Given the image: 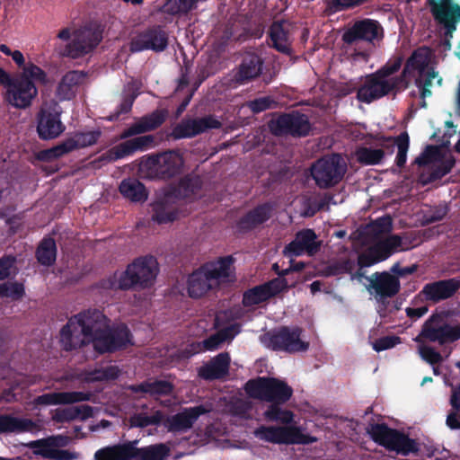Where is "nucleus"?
<instances>
[{
	"instance_id": "obj_1",
	"label": "nucleus",
	"mask_w": 460,
	"mask_h": 460,
	"mask_svg": "<svg viewBox=\"0 0 460 460\" xmlns=\"http://www.w3.org/2000/svg\"><path fill=\"white\" fill-rule=\"evenodd\" d=\"M158 270V262L154 256L138 257L128 265L126 270L100 280L98 287L110 290L146 288L153 285Z\"/></svg>"
},
{
	"instance_id": "obj_2",
	"label": "nucleus",
	"mask_w": 460,
	"mask_h": 460,
	"mask_svg": "<svg viewBox=\"0 0 460 460\" xmlns=\"http://www.w3.org/2000/svg\"><path fill=\"white\" fill-rule=\"evenodd\" d=\"M367 432L374 442L388 451H394L405 456L420 451L419 444L415 439L398 429L390 428L385 423L372 424Z\"/></svg>"
},
{
	"instance_id": "obj_3",
	"label": "nucleus",
	"mask_w": 460,
	"mask_h": 460,
	"mask_svg": "<svg viewBox=\"0 0 460 460\" xmlns=\"http://www.w3.org/2000/svg\"><path fill=\"white\" fill-rule=\"evenodd\" d=\"M347 172V164L341 155L333 153L324 155L310 167V175L315 185L323 190L339 184Z\"/></svg>"
},
{
	"instance_id": "obj_4",
	"label": "nucleus",
	"mask_w": 460,
	"mask_h": 460,
	"mask_svg": "<svg viewBox=\"0 0 460 460\" xmlns=\"http://www.w3.org/2000/svg\"><path fill=\"white\" fill-rule=\"evenodd\" d=\"M244 390L249 397L270 403H286L293 395L292 387L275 377L250 379L246 382Z\"/></svg>"
},
{
	"instance_id": "obj_5",
	"label": "nucleus",
	"mask_w": 460,
	"mask_h": 460,
	"mask_svg": "<svg viewBox=\"0 0 460 460\" xmlns=\"http://www.w3.org/2000/svg\"><path fill=\"white\" fill-rule=\"evenodd\" d=\"M270 132L275 137H305L312 131L306 114L298 111L276 113L268 122Z\"/></svg>"
},
{
	"instance_id": "obj_6",
	"label": "nucleus",
	"mask_w": 460,
	"mask_h": 460,
	"mask_svg": "<svg viewBox=\"0 0 460 460\" xmlns=\"http://www.w3.org/2000/svg\"><path fill=\"white\" fill-rule=\"evenodd\" d=\"M408 86L409 84L404 83L399 75L394 76L393 81H387L374 72L367 75L364 83L358 87L357 98L359 102L368 104L390 93L395 96Z\"/></svg>"
},
{
	"instance_id": "obj_7",
	"label": "nucleus",
	"mask_w": 460,
	"mask_h": 460,
	"mask_svg": "<svg viewBox=\"0 0 460 460\" xmlns=\"http://www.w3.org/2000/svg\"><path fill=\"white\" fill-rule=\"evenodd\" d=\"M93 349L99 354L113 353L132 345V333L125 323L102 328L90 339Z\"/></svg>"
},
{
	"instance_id": "obj_8",
	"label": "nucleus",
	"mask_w": 460,
	"mask_h": 460,
	"mask_svg": "<svg viewBox=\"0 0 460 460\" xmlns=\"http://www.w3.org/2000/svg\"><path fill=\"white\" fill-rule=\"evenodd\" d=\"M460 340V323L452 325L441 314H433L423 323L415 341L419 343L429 341L440 346Z\"/></svg>"
},
{
	"instance_id": "obj_9",
	"label": "nucleus",
	"mask_w": 460,
	"mask_h": 460,
	"mask_svg": "<svg viewBox=\"0 0 460 460\" xmlns=\"http://www.w3.org/2000/svg\"><path fill=\"white\" fill-rule=\"evenodd\" d=\"M302 329L281 326L267 332L262 339L264 344L272 350L288 353L304 352L309 348V343L301 340Z\"/></svg>"
},
{
	"instance_id": "obj_10",
	"label": "nucleus",
	"mask_w": 460,
	"mask_h": 460,
	"mask_svg": "<svg viewBox=\"0 0 460 460\" xmlns=\"http://www.w3.org/2000/svg\"><path fill=\"white\" fill-rule=\"evenodd\" d=\"M431 15L444 30V46L451 48V39L460 22V4L452 0H428Z\"/></svg>"
},
{
	"instance_id": "obj_11",
	"label": "nucleus",
	"mask_w": 460,
	"mask_h": 460,
	"mask_svg": "<svg viewBox=\"0 0 460 460\" xmlns=\"http://www.w3.org/2000/svg\"><path fill=\"white\" fill-rule=\"evenodd\" d=\"M254 436L266 442L285 445H309L317 440L296 426H260L254 430Z\"/></svg>"
},
{
	"instance_id": "obj_12",
	"label": "nucleus",
	"mask_w": 460,
	"mask_h": 460,
	"mask_svg": "<svg viewBox=\"0 0 460 460\" xmlns=\"http://www.w3.org/2000/svg\"><path fill=\"white\" fill-rule=\"evenodd\" d=\"M62 112V107L54 100L41 105L36 117L37 133L40 139H55L66 130V126L61 121Z\"/></svg>"
},
{
	"instance_id": "obj_13",
	"label": "nucleus",
	"mask_w": 460,
	"mask_h": 460,
	"mask_svg": "<svg viewBox=\"0 0 460 460\" xmlns=\"http://www.w3.org/2000/svg\"><path fill=\"white\" fill-rule=\"evenodd\" d=\"M183 164L182 155L175 150L152 155L146 161L150 174L161 180H169L180 174Z\"/></svg>"
},
{
	"instance_id": "obj_14",
	"label": "nucleus",
	"mask_w": 460,
	"mask_h": 460,
	"mask_svg": "<svg viewBox=\"0 0 460 460\" xmlns=\"http://www.w3.org/2000/svg\"><path fill=\"white\" fill-rule=\"evenodd\" d=\"M169 44V35L162 25L155 24L148 26L138 32L131 40L130 50L132 52H142L152 50L155 53L164 51Z\"/></svg>"
},
{
	"instance_id": "obj_15",
	"label": "nucleus",
	"mask_w": 460,
	"mask_h": 460,
	"mask_svg": "<svg viewBox=\"0 0 460 460\" xmlns=\"http://www.w3.org/2000/svg\"><path fill=\"white\" fill-rule=\"evenodd\" d=\"M5 101L18 109H26L31 105L32 100L38 94V89L34 83L27 77H20L7 82Z\"/></svg>"
},
{
	"instance_id": "obj_16",
	"label": "nucleus",
	"mask_w": 460,
	"mask_h": 460,
	"mask_svg": "<svg viewBox=\"0 0 460 460\" xmlns=\"http://www.w3.org/2000/svg\"><path fill=\"white\" fill-rule=\"evenodd\" d=\"M155 142L152 135H145L126 140L101 155L97 161L102 164L112 163L133 155L137 151H144L151 147Z\"/></svg>"
},
{
	"instance_id": "obj_17",
	"label": "nucleus",
	"mask_w": 460,
	"mask_h": 460,
	"mask_svg": "<svg viewBox=\"0 0 460 460\" xmlns=\"http://www.w3.org/2000/svg\"><path fill=\"white\" fill-rule=\"evenodd\" d=\"M222 123L213 115L198 119H182L172 132L174 139L190 138L204 133L209 129H218Z\"/></svg>"
},
{
	"instance_id": "obj_18",
	"label": "nucleus",
	"mask_w": 460,
	"mask_h": 460,
	"mask_svg": "<svg viewBox=\"0 0 460 460\" xmlns=\"http://www.w3.org/2000/svg\"><path fill=\"white\" fill-rule=\"evenodd\" d=\"M383 38V28L377 21L364 19L356 22L342 35V40L352 45L359 40L373 43L376 40Z\"/></svg>"
},
{
	"instance_id": "obj_19",
	"label": "nucleus",
	"mask_w": 460,
	"mask_h": 460,
	"mask_svg": "<svg viewBox=\"0 0 460 460\" xmlns=\"http://www.w3.org/2000/svg\"><path fill=\"white\" fill-rule=\"evenodd\" d=\"M459 289V279L451 278L447 279H440L425 284L415 298L420 297L426 301L438 303L454 296Z\"/></svg>"
},
{
	"instance_id": "obj_20",
	"label": "nucleus",
	"mask_w": 460,
	"mask_h": 460,
	"mask_svg": "<svg viewBox=\"0 0 460 460\" xmlns=\"http://www.w3.org/2000/svg\"><path fill=\"white\" fill-rule=\"evenodd\" d=\"M366 279L368 281L367 290L382 301L394 297L401 289L399 279L387 271H376Z\"/></svg>"
},
{
	"instance_id": "obj_21",
	"label": "nucleus",
	"mask_w": 460,
	"mask_h": 460,
	"mask_svg": "<svg viewBox=\"0 0 460 460\" xmlns=\"http://www.w3.org/2000/svg\"><path fill=\"white\" fill-rule=\"evenodd\" d=\"M264 60L260 55L248 52L243 57L233 80L240 85L250 83L261 75Z\"/></svg>"
},
{
	"instance_id": "obj_22",
	"label": "nucleus",
	"mask_w": 460,
	"mask_h": 460,
	"mask_svg": "<svg viewBox=\"0 0 460 460\" xmlns=\"http://www.w3.org/2000/svg\"><path fill=\"white\" fill-rule=\"evenodd\" d=\"M208 411L209 410L202 404L185 408L182 411L168 417L165 421V427L171 432L188 430L201 415Z\"/></svg>"
},
{
	"instance_id": "obj_23",
	"label": "nucleus",
	"mask_w": 460,
	"mask_h": 460,
	"mask_svg": "<svg viewBox=\"0 0 460 460\" xmlns=\"http://www.w3.org/2000/svg\"><path fill=\"white\" fill-rule=\"evenodd\" d=\"M317 235L313 229H303L298 231L296 237L285 247L287 256H300L305 252L310 255L319 250V243L316 242Z\"/></svg>"
},
{
	"instance_id": "obj_24",
	"label": "nucleus",
	"mask_w": 460,
	"mask_h": 460,
	"mask_svg": "<svg viewBox=\"0 0 460 460\" xmlns=\"http://www.w3.org/2000/svg\"><path fill=\"white\" fill-rule=\"evenodd\" d=\"M167 114L166 110L157 109L150 114L143 116L129 128L124 129L119 135V139H127L156 129L165 121Z\"/></svg>"
},
{
	"instance_id": "obj_25",
	"label": "nucleus",
	"mask_w": 460,
	"mask_h": 460,
	"mask_svg": "<svg viewBox=\"0 0 460 460\" xmlns=\"http://www.w3.org/2000/svg\"><path fill=\"white\" fill-rule=\"evenodd\" d=\"M91 392H52L38 395L33 399L34 406L72 404L92 399Z\"/></svg>"
},
{
	"instance_id": "obj_26",
	"label": "nucleus",
	"mask_w": 460,
	"mask_h": 460,
	"mask_svg": "<svg viewBox=\"0 0 460 460\" xmlns=\"http://www.w3.org/2000/svg\"><path fill=\"white\" fill-rule=\"evenodd\" d=\"M231 358L229 353L221 352L198 369L199 378L206 381L224 379L229 373Z\"/></svg>"
},
{
	"instance_id": "obj_27",
	"label": "nucleus",
	"mask_w": 460,
	"mask_h": 460,
	"mask_svg": "<svg viewBox=\"0 0 460 460\" xmlns=\"http://www.w3.org/2000/svg\"><path fill=\"white\" fill-rule=\"evenodd\" d=\"M273 206L270 202L260 204L249 210L236 222L239 233H248L267 222L272 214Z\"/></svg>"
},
{
	"instance_id": "obj_28",
	"label": "nucleus",
	"mask_w": 460,
	"mask_h": 460,
	"mask_svg": "<svg viewBox=\"0 0 460 460\" xmlns=\"http://www.w3.org/2000/svg\"><path fill=\"white\" fill-rule=\"evenodd\" d=\"M290 23L287 20L274 21L269 29L270 46L277 51L291 55V40L289 39Z\"/></svg>"
},
{
	"instance_id": "obj_29",
	"label": "nucleus",
	"mask_w": 460,
	"mask_h": 460,
	"mask_svg": "<svg viewBox=\"0 0 460 460\" xmlns=\"http://www.w3.org/2000/svg\"><path fill=\"white\" fill-rule=\"evenodd\" d=\"M173 198L172 193H167L151 204L153 221L162 225L177 219L178 208Z\"/></svg>"
},
{
	"instance_id": "obj_30",
	"label": "nucleus",
	"mask_w": 460,
	"mask_h": 460,
	"mask_svg": "<svg viewBox=\"0 0 460 460\" xmlns=\"http://www.w3.org/2000/svg\"><path fill=\"white\" fill-rule=\"evenodd\" d=\"M203 181L199 175L186 174L171 192L175 198L194 200L201 196Z\"/></svg>"
},
{
	"instance_id": "obj_31",
	"label": "nucleus",
	"mask_w": 460,
	"mask_h": 460,
	"mask_svg": "<svg viewBox=\"0 0 460 460\" xmlns=\"http://www.w3.org/2000/svg\"><path fill=\"white\" fill-rule=\"evenodd\" d=\"M217 286L214 279L208 276L202 265L194 270L188 278V294L192 298H199Z\"/></svg>"
},
{
	"instance_id": "obj_32",
	"label": "nucleus",
	"mask_w": 460,
	"mask_h": 460,
	"mask_svg": "<svg viewBox=\"0 0 460 460\" xmlns=\"http://www.w3.org/2000/svg\"><path fill=\"white\" fill-rule=\"evenodd\" d=\"M429 62V51L427 48H419L415 49L407 59L402 73L399 75L404 83L409 84L408 76L414 71L423 75Z\"/></svg>"
},
{
	"instance_id": "obj_33",
	"label": "nucleus",
	"mask_w": 460,
	"mask_h": 460,
	"mask_svg": "<svg viewBox=\"0 0 460 460\" xmlns=\"http://www.w3.org/2000/svg\"><path fill=\"white\" fill-rule=\"evenodd\" d=\"M382 143L380 146L385 148L389 153L394 152V148L397 146V155L395 157V164L402 168L405 165L407 161V152L410 146V137L407 132H402L395 137H382Z\"/></svg>"
},
{
	"instance_id": "obj_34",
	"label": "nucleus",
	"mask_w": 460,
	"mask_h": 460,
	"mask_svg": "<svg viewBox=\"0 0 460 460\" xmlns=\"http://www.w3.org/2000/svg\"><path fill=\"white\" fill-rule=\"evenodd\" d=\"M75 315L83 327L88 328L86 332L90 337H93L102 328L107 327V323L110 322L102 311L96 308L84 310Z\"/></svg>"
},
{
	"instance_id": "obj_35",
	"label": "nucleus",
	"mask_w": 460,
	"mask_h": 460,
	"mask_svg": "<svg viewBox=\"0 0 460 460\" xmlns=\"http://www.w3.org/2000/svg\"><path fill=\"white\" fill-rule=\"evenodd\" d=\"M33 420L12 414H0V434L31 432L36 429Z\"/></svg>"
},
{
	"instance_id": "obj_36",
	"label": "nucleus",
	"mask_w": 460,
	"mask_h": 460,
	"mask_svg": "<svg viewBox=\"0 0 460 460\" xmlns=\"http://www.w3.org/2000/svg\"><path fill=\"white\" fill-rule=\"evenodd\" d=\"M173 385L167 380L144 381L138 385L131 386V390L135 393L148 394L150 396H167L173 392Z\"/></svg>"
},
{
	"instance_id": "obj_37",
	"label": "nucleus",
	"mask_w": 460,
	"mask_h": 460,
	"mask_svg": "<svg viewBox=\"0 0 460 460\" xmlns=\"http://www.w3.org/2000/svg\"><path fill=\"white\" fill-rule=\"evenodd\" d=\"M119 190L124 198L133 202H145L148 196L145 185L135 178L124 179L119 186Z\"/></svg>"
},
{
	"instance_id": "obj_38",
	"label": "nucleus",
	"mask_w": 460,
	"mask_h": 460,
	"mask_svg": "<svg viewBox=\"0 0 460 460\" xmlns=\"http://www.w3.org/2000/svg\"><path fill=\"white\" fill-rule=\"evenodd\" d=\"M169 451V447L162 443L141 448L131 443V460H164Z\"/></svg>"
},
{
	"instance_id": "obj_39",
	"label": "nucleus",
	"mask_w": 460,
	"mask_h": 460,
	"mask_svg": "<svg viewBox=\"0 0 460 460\" xmlns=\"http://www.w3.org/2000/svg\"><path fill=\"white\" fill-rule=\"evenodd\" d=\"M402 238L398 234H392L384 240L377 242L370 247L372 253L377 257V260L383 261L389 258L394 252L402 247Z\"/></svg>"
},
{
	"instance_id": "obj_40",
	"label": "nucleus",
	"mask_w": 460,
	"mask_h": 460,
	"mask_svg": "<svg viewBox=\"0 0 460 460\" xmlns=\"http://www.w3.org/2000/svg\"><path fill=\"white\" fill-rule=\"evenodd\" d=\"M234 262L232 255L220 257L217 261L207 262L202 265V269L206 270L208 276L217 284L220 279H226L230 276L231 266Z\"/></svg>"
},
{
	"instance_id": "obj_41",
	"label": "nucleus",
	"mask_w": 460,
	"mask_h": 460,
	"mask_svg": "<svg viewBox=\"0 0 460 460\" xmlns=\"http://www.w3.org/2000/svg\"><path fill=\"white\" fill-rule=\"evenodd\" d=\"M234 262L232 255L220 257L217 261L207 262L202 265V269L206 270L208 276L217 284L220 279H226L230 276L231 266Z\"/></svg>"
},
{
	"instance_id": "obj_42",
	"label": "nucleus",
	"mask_w": 460,
	"mask_h": 460,
	"mask_svg": "<svg viewBox=\"0 0 460 460\" xmlns=\"http://www.w3.org/2000/svg\"><path fill=\"white\" fill-rule=\"evenodd\" d=\"M84 75L78 71H69L61 78L57 87V95L61 101L71 100L75 96L74 87L78 85Z\"/></svg>"
},
{
	"instance_id": "obj_43",
	"label": "nucleus",
	"mask_w": 460,
	"mask_h": 460,
	"mask_svg": "<svg viewBox=\"0 0 460 460\" xmlns=\"http://www.w3.org/2000/svg\"><path fill=\"white\" fill-rule=\"evenodd\" d=\"M94 460H131V443L102 447L95 452Z\"/></svg>"
},
{
	"instance_id": "obj_44",
	"label": "nucleus",
	"mask_w": 460,
	"mask_h": 460,
	"mask_svg": "<svg viewBox=\"0 0 460 460\" xmlns=\"http://www.w3.org/2000/svg\"><path fill=\"white\" fill-rule=\"evenodd\" d=\"M36 258L40 264L43 266H52L57 259L56 242L51 237L43 238L35 252Z\"/></svg>"
},
{
	"instance_id": "obj_45",
	"label": "nucleus",
	"mask_w": 460,
	"mask_h": 460,
	"mask_svg": "<svg viewBox=\"0 0 460 460\" xmlns=\"http://www.w3.org/2000/svg\"><path fill=\"white\" fill-rule=\"evenodd\" d=\"M75 150V146L71 142L70 137L66 138L53 147L41 150L38 158L43 162H50Z\"/></svg>"
},
{
	"instance_id": "obj_46",
	"label": "nucleus",
	"mask_w": 460,
	"mask_h": 460,
	"mask_svg": "<svg viewBox=\"0 0 460 460\" xmlns=\"http://www.w3.org/2000/svg\"><path fill=\"white\" fill-rule=\"evenodd\" d=\"M72 326L73 321H67L59 332V343L66 351H73L84 347V341L72 332Z\"/></svg>"
},
{
	"instance_id": "obj_47",
	"label": "nucleus",
	"mask_w": 460,
	"mask_h": 460,
	"mask_svg": "<svg viewBox=\"0 0 460 460\" xmlns=\"http://www.w3.org/2000/svg\"><path fill=\"white\" fill-rule=\"evenodd\" d=\"M385 148L373 149L367 146H359L355 151L357 161L363 165H376L381 164L385 158Z\"/></svg>"
},
{
	"instance_id": "obj_48",
	"label": "nucleus",
	"mask_w": 460,
	"mask_h": 460,
	"mask_svg": "<svg viewBox=\"0 0 460 460\" xmlns=\"http://www.w3.org/2000/svg\"><path fill=\"white\" fill-rule=\"evenodd\" d=\"M271 296L272 293L269 292L268 286L259 285L243 293V305L246 307L252 306L267 301Z\"/></svg>"
},
{
	"instance_id": "obj_49",
	"label": "nucleus",
	"mask_w": 460,
	"mask_h": 460,
	"mask_svg": "<svg viewBox=\"0 0 460 460\" xmlns=\"http://www.w3.org/2000/svg\"><path fill=\"white\" fill-rule=\"evenodd\" d=\"M199 0H166L161 11L170 15L187 14L196 8Z\"/></svg>"
},
{
	"instance_id": "obj_50",
	"label": "nucleus",
	"mask_w": 460,
	"mask_h": 460,
	"mask_svg": "<svg viewBox=\"0 0 460 460\" xmlns=\"http://www.w3.org/2000/svg\"><path fill=\"white\" fill-rule=\"evenodd\" d=\"M283 403L271 402L264 412V418L269 421H278L283 424H289L294 420V414L289 410L281 408Z\"/></svg>"
},
{
	"instance_id": "obj_51",
	"label": "nucleus",
	"mask_w": 460,
	"mask_h": 460,
	"mask_svg": "<svg viewBox=\"0 0 460 460\" xmlns=\"http://www.w3.org/2000/svg\"><path fill=\"white\" fill-rule=\"evenodd\" d=\"M163 420L164 414L158 410L150 416L146 413H136L130 417L129 423L131 427L146 428L151 425L158 426Z\"/></svg>"
},
{
	"instance_id": "obj_52",
	"label": "nucleus",
	"mask_w": 460,
	"mask_h": 460,
	"mask_svg": "<svg viewBox=\"0 0 460 460\" xmlns=\"http://www.w3.org/2000/svg\"><path fill=\"white\" fill-rule=\"evenodd\" d=\"M101 136L102 131L100 129H96L87 132H75L70 139L75 146V150H77L96 144Z\"/></svg>"
},
{
	"instance_id": "obj_53",
	"label": "nucleus",
	"mask_w": 460,
	"mask_h": 460,
	"mask_svg": "<svg viewBox=\"0 0 460 460\" xmlns=\"http://www.w3.org/2000/svg\"><path fill=\"white\" fill-rule=\"evenodd\" d=\"M402 57L397 56L389 59L384 66L378 68L376 73L387 81H393L394 75L400 70L402 65Z\"/></svg>"
},
{
	"instance_id": "obj_54",
	"label": "nucleus",
	"mask_w": 460,
	"mask_h": 460,
	"mask_svg": "<svg viewBox=\"0 0 460 460\" xmlns=\"http://www.w3.org/2000/svg\"><path fill=\"white\" fill-rule=\"evenodd\" d=\"M25 294L24 286L20 282H5L0 284V296L13 300L21 299Z\"/></svg>"
},
{
	"instance_id": "obj_55",
	"label": "nucleus",
	"mask_w": 460,
	"mask_h": 460,
	"mask_svg": "<svg viewBox=\"0 0 460 460\" xmlns=\"http://www.w3.org/2000/svg\"><path fill=\"white\" fill-rule=\"evenodd\" d=\"M355 261L347 258L336 261L326 268L327 275L329 276H338L345 273L351 274L353 270L355 269Z\"/></svg>"
},
{
	"instance_id": "obj_56",
	"label": "nucleus",
	"mask_w": 460,
	"mask_h": 460,
	"mask_svg": "<svg viewBox=\"0 0 460 460\" xmlns=\"http://www.w3.org/2000/svg\"><path fill=\"white\" fill-rule=\"evenodd\" d=\"M89 48L79 40H73L60 51V55L71 58H78L88 53Z\"/></svg>"
},
{
	"instance_id": "obj_57",
	"label": "nucleus",
	"mask_w": 460,
	"mask_h": 460,
	"mask_svg": "<svg viewBox=\"0 0 460 460\" xmlns=\"http://www.w3.org/2000/svg\"><path fill=\"white\" fill-rule=\"evenodd\" d=\"M437 73L431 69L425 72L423 75H420V76L416 79L415 84L417 87L420 89V97L425 99L431 95V91L429 87L432 85V80L437 76Z\"/></svg>"
},
{
	"instance_id": "obj_58",
	"label": "nucleus",
	"mask_w": 460,
	"mask_h": 460,
	"mask_svg": "<svg viewBox=\"0 0 460 460\" xmlns=\"http://www.w3.org/2000/svg\"><path fill=\"white\" fill-rule=\"evenodd\" d=\"M137 95L134 93L126 94L120 104L117 107V109L111 113V115L107 118L109 121H116L119 119V116L122 114H128L131 111L132 106L136 100Z\"/></svg>"
},
{
	"instance_id": "obj_59",
	"label": "nucleus",
	"mask_w": 460,
	"mask_h": 460,
	"mask_svg": "<svg viewBox=\"0 0 460 460\" xmlns=\"http://www.w3.org/2000/svg\"><path fill=\"white\" fill-rule=\"evenodd\" d=\"M455 164H456V161L452 156L449 158L441 160L432 169L430 175H429V180L436 181V180L441 179L442 177H444L445 175H447V173H449L451 172Z\"/></svg>"
},
{
	"instance_id": "obj_60",
	"label": "nucleus",
	"mask_w": 460,
	"mask_h": 460,
	"mask_svg": "<svg viewBox=\"0 0 460 460\" xmlns=\"http://www.w3.org/2000/svg\"><path fill=\"white\" fill-rule=\"evenodd\" d=\"M367 228L375 235L387 234L392 230V218L390 216L379 217L370 223Z\"/></svg>"
},
{
	"instance_id": "obj_61",
	"label": "nucleus",
	"mask_w": 460,
	"mask_h": 460,
	"mask_svg": "<svg viewBox=\"0 0 460 460\" xmlns=\"http://www.w3.org/2000/svg\"><path fill=\"white\" fill-rule=\"evenodd\" d=\"M119 369L117 366L111 365L106 367L95 369L92 374V379L93 381L115 380L119 376Z\"/></svg>"
},
{
	"instance_id": "obj_62",
	"label": "nucleus",
	"mask_w": 460,
	"mask_h": 460,
	"mask_svg": "<svg viewBox=\"0 0 460 460\" xmlns=\"http://www.w3.org/2000/svg\"><path fill=\"white\" fill-rule=\"evenodd\" d=\"M439 155V149L438 146L429 145L424 151L415 159V164L419 166H425L435 161Z\"/></svg>"
},
{
	"instance_id": "obj_63",
	"label": "nucleus",
	"mask_w": 460,
	"mask_h": 460,
	"mask_svg": "<svg viewBox=\"0 0 460 460\" xmlns=\"http://www.w3.org/2000/svg\"><path fill=\"white\" fill-rule=\"evenodd\" d=\"M77 419V411L73 407L56 409L52 420L57 423L69 422Z\"/></svg>"
},
{
	"instance_id": "obj_64",
	"label": "nucleus",
	"mask_w": 460,
	"mask_h": 460,
	"mask_svg": "<svg viewBox=\"0 0 460 460\" xmlns=\"http://www.w3.org/2000/svg\"><path fill=\"white\" fill-rule=\"evenodd\" d=\"M420 357L429 364L435 366L443 361L441 354L434 348L428 345H421L419 348Z\"/></svg>"
}]
</instances>
